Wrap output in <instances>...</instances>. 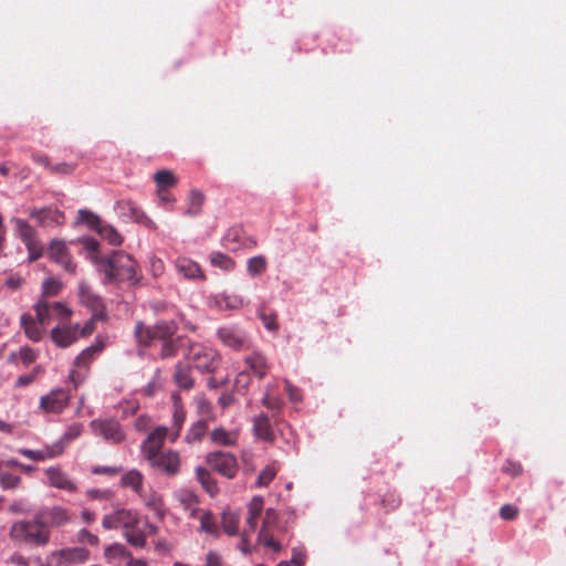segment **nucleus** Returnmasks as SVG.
Instances as JSON below:
<instances>
[{
    "label": "nucleus",
    "instance_id": "obj_18",
    "mask_svg": "<svg viewBox=\"0 0 566 566\" xmlns=\"http://www.w3.org/2000/svg\"><path fill=\"white\" fill-rule=\"evenodd\" d=\"M175 269L179 275L186 280H201L206 279V275L201 266L193 260L187 256H178L174 261Z\"/></svg>",
    "mask_w": 566,
    "mask_h": 566
},
{
    "label": "nucleus",
    "instance_id": "obj_60",
    "mask_svg": "<svg viewBox=\"0 0 566 566\" xmlns=\"http://www.w3.org/2000/svg\"><path fill=\"white\" fill-rule=\"evenodd\" d=\"M77 539L82 544H88L95 546L98 544V537L87 531L86 528H82L77 534Z\"/></svg>",
    "mask_w": 566,
    "mask_h": 566
},
{
    "label": "nucleus",
    "instance_id": "obj_61",
    "mask_svg": "<svg viewBox=\"0 0 566 566\" xmlns=\"http://www.w3.org/2000/svg\"><path fill=\"white\" fill-rule=\"evenodd\" d=\"M263 505H264L263 499L261 496H254V497H252V500L250 501V503L248 505V513L250 515H256L260 517V515L263 511Z\"/></svg>",
    "mask_w": 566,
    "mask_h": 566
},
{
    "label": "nucleus",
    "instance_id": "obj_25",
    "mask_svg": "<svg viewBox=\"0 0 566 566\" xmlns=\"http://www.w3.org/2000/svg\"><path fill=\"white\" fill-rule=\"evenodd\" d=\"M253 432L261 440L268 442L274 441V432L270 419L265 413H261L253 419Z\"/></svg>",
    "mask_w": 566,
    "mask_h": 566
},
{
    "label": "nucleus",
    "instance_id": "obj_4",
    "mask_svg": "<svg viewBox=\"0 0 566 566\" xmlns=\"http://www.w3.org/2000/svg\"><path fill=\"white\" fill-rule=\"evenodd\" d=\"M10 222L14 226L17 237L24 243L29 261L33 262L43 255V245L38 237L36 230L24 219L13 217Z\"/></svg>",
    "mask_w": 566,
    "mask_h": 566
},
{
    "label": "nucleus",
    "instance_id": "obj_42",
    "mask_svg": "<svg viewBox=\"0 0 566 566\" xmlns=\"http://www.w3.org/2000/svg\"><path fill=\"white\" fill-rule=\"evenodd\" d=\"M124 536L132 546L144 547L146 544V535L138 525L127 528Z\"/></svg>",
    "mask_w": 566,
    "mask_h": 566
},
{
    "label": "nucleus",
    "instance_id": "obj_33",
    "mask_svg": "<svg viewBox=\"0 0 566 566\" xmlns=\"http://www.w3.org/2000/svg\"><path fill=\"white\" fill-rule=\"evenodd\" d=\"M206 197L205 195L198 190L192 189L188 195V207L185 211V214L188 217H196L200 214L202 210V206L205 203Z\"/></svg>",
    "mask_w": 566,
    "mask_h": 566
},
{
    "label": "nucleus",
    "instance_id": "obj_48",
    "mask_svg": "<svg viewBox=\"0 0 566 566\" xmlns=\"http://www.w3.org/2000/svg\"><path fill=\"white\" fill-rule=\"evenodd\" d=\"M266 259L263 255H256L248 261V272L250 275L255 276L266 270Z\"/></svg>",
    "mask_w": 566,
    "mask_h": 566
},
{
    "label": "nucleus",
    "instance_id": "obj_62",
    "mask_svg": "<svg viewBox=\"0 0 566 566\" xmlns=\"http://www.w3.org/2000/svg\"><path fill=\"white\" fill-rule=\"evenodd\" d=\"M500 516L505 521H513L518 516V509L511 504H504L500 509Z\"/></svg>",
    "mask_w": 566,
    "mask_h": 566
},
{
    "label": "nucleus",
    "instance_id": "obj_54",
    "mask_svg": "<svg viewBox=\"0 0 566 566\" xmlns=\"http://www.w3.org/2000/svg\"><path fill=\"white\" fill-rule=\"evenodd\" d=\"M279 521V514L274 509H268L262 522L261 530H269L270 532L275 527Z\"/></svg>",
    "mask_w": 566,
    "mask_h": 566
},
{
    "label": "nucleus",
    "instance_id": "obj_50",
    "mask_svg": "<svg viewBox=\"0 0 566 566\" xmlns=\"http://www.w3.org/2000/svg\"><path fill=\"white\" fill-rule=\"evenodd\" d=\"M258 541L275 552L281 551V544L276 542L269 530H260Z\"/></svg>",
    "mask_w": 566,
    "mask_h": 566
},
{
    "label": "nucleus",
    "instance_id": "obj_34",
    "mask_svg": "<svg viewBox=\"0 0 566 566\" xmlns=\"http://www.w3.org/2000/svg\"><path fill=\"white\" fill-rule=\"evenodd\" d=\"M103 349V345L93 344L76 356L74 365L76 368H86Z\"/></svg>",
    "mask_w": 566,
    "mask_h": 566
},
{
    "label": "nucleus",
    "instance_id": "obj_39",
    "mask_svg": "<svg viewBox=\"0 0 566 566\" xmlns=\"http://www.w3.org/2000/svg\"><path fill=\"white\" fill-rule=\"evenodd\" d=\"M178 501L186 511L190 512V516H195L199 500L193 492L188 490L180 491L178 494Z\"/></svg>",
    "mask_w": 566,
    "mask_h": 566
},
{
    "label": "nucleus",
    "instance_id": "obj_30",
    "mask_svg": "<svg viewBox=\"0 0 566 566\" xmlns=\"http://www.w3.org/2000/svg\"><path fill=\"white\" fill-rule=\"evenodd\" d=\"M54 555L59 556L62 560L66 563H82L88 558V551L83 547H70L63 548L59 552L54 553Z\"/></svg>",
    "mask_w": 566,
    "mask_h": 566
},
{
    "label": "nucleus",
    "instance_id": "obj_36",
    "mask_svg": "<svg viewBox=\"0 0 566 566\" xmlns=\"http://www.w3.org/2000/svg\"><path fill=\"white\" fill-rule=\"evenodd\" d=\"M182 340H184V337L178 336V337H172L165 342H161V347L158 353L159 357L161 359L175 357L178 353L179 347L182 344Z\"/></svg>",
    "mask_w": 566,
    "mask_h": 566
},
{
    "label": "nucleus",
    "instance_id": "obj_46",
    "mask_svg": "<svg viewBox=\"0 0 566 566\" xmlns=\"http://www.w3.org/2000/svg\"><path fill=\"white\" fill-rule=\"evenodd\" d=\"M199 520H200V531L212 534V535L219 534L218 525H217L214 516L211 512H209V511L203 512L201 514V516L199 517Z\"/></svg>",
    "mask_w": 566,
    "mask_h": 566
},
{
    "label": "nucleus",
    "instance_id": "obj_35",
    "mask_svg": "<svg viewBox=\"0 0 566 566\" xmlns=\"http://www.w3.org/2000/svg\"><path fill=\"white\" fill-rule=\"evenodd\" d=\"M210 439L213 443L219 446H233L237 443L238 433L223 428H216L211 431Z\"/></svg>",
    "mask_w": 566,
    "mask_h": 566
},
{
    "label": "nucleus",
    "instance_id": "obj_17",
    "mask_svg": "<svg viewBox=\"0 0 566 566\" xmlns=\"http://www.w3.org/2000/svg\"><path fill=\"white\" fill-rule=\"evenodd\" d=\"M117 208L122 214L128 216L135 222L144 224L149 230L157 229V224L135 202L130 200L118 201Z\"/></svg>",
    "mask_w": 566,
    "mask_h": 566
},
{
    "label": "nucleus",
    "instance_id": "obj_22",
    "mask_svg": "<svg viewBox=\"0 0 566 566\" xmlns=\"http://www.w3.org/2000/svg\"><path fill=\"white\" fill-rule=\"evenodd\" d=\"M187 412L181 403L180 398L175 395L174 396V412H172V424H171V433L170 441L175 442L180 434L181 428L186 421Z\"/></svg>",
    "mask_w": 566,
    "mask_h": 566
},
{
    "label": "nucleus",
    "instance_id": "obj_9",
    "mask_svg": "<svg viewBox=\"0 0 566 566\" xmlns=\"http://www.w3.org/2000/svg\"><path fill=\"white\" fill-rule=\"evenodd\" d=\"M206 461L212 470L227 479H233L239 471L237 458L229 452H210L207 454Z\"/></svg>",
    "mask_w": 566,
    "mask_h": 566
},
{
    "label": "nucleus",
    "instance_id": "obj_56",
    "mask_svg": "<svg viewBox=\"0 0 566 566\" xmlns=\"http://www.w3.org/2000/svg\"><path fill=\"white\" fill-rule=\"evenodd\" d=\"M149 272L155 279L160 277L165 273L164 261L155 255L151 256L149 259Z\"/></svg>",
    "mask_w": 566,
    "mask_h": 566
},
{
    "label": "nucleus",
    "instance_id": "obj_41",
    "mask_svg": "<svg viewBox=\"0 0 566 566\" xmlns=\"http://www.w3.org/2000/svg\"><path fill=\"white\" fill-rule=\"evenodd\" d=\"M98 234L108 241L109 244L114 247H118L123 242L122 235L118 233V231L113 228L109 224H102V227L98 228Z\"/></svg>",
    "mask_w": 566,
    "mask_h": 566
},
{
    "label": "nucleus",
    "instance_id": "obj_49",
    "mask_svg": "<svg viewBox=\"0 0 566 566\" xmlns=\"http://www.w3.org/2000/svg\"><path fill=\"white\" fill-rule=\"evenodd\" d=\"M77 220L80 222L86 223L91 229L95 231H98V228L103 224L99 217L88 210H80Z\"/></svg>",
    "mask_w": 566,
    "mask_h": 566
},
{
    "label": "nucleus",
    "instance_id": "obj_8",
    "mask_svg": "<svg viewBox=\"0 0 566 566\" xmlns=\"http://www.w3.org/2000/svg\"><path fill=\"white\" fill-rule=\"evenodd\" d=\"M147 463L161 474L175 476L180 472L181 457L178 451L168 449L147 461Z\"/></svg>",
    "mask_w": 566,
    "mask_h": 566
},
{
    "label": "nucleus",
    "instance_id": "obj_3",
    "mask_svg": "<svg viewBox=\"0 0 566 566\" xmlns=\"http://www.w3.org/2000/svg\"><path fill=\"white\" fill-rule=\"evenodd\" d=\"M178 324L175 321H159L153 326L138 322L135 326V336L139 344L149 346L154 340L165 342L175 337Z\"/></svg>",
    "mask_w": 566,
    "mask_h": 566
},
{
    "label": "nucleus",
    "instance_id": "obj_6",
    "mask_svg": "<svg viewBox=\"0 0 566 566\" xmlns=\"http://www.w3.org/2000/svg\"><path fill=\"white\" fill-rule=\"evenodd\" d=\"M36 318L41 326H48L51 321L57 319L61 324H66L70 321L72 311L62 302H49L48 300H40L34 305Z\"/></svg>",
    "mask_w": 566,
    "mask_h": 566
},
{
    "label": "nucleus",
    "instance_id": "obj_5",
    "mask_svg": "<svg viewBox=\"0 0 566 566\" xmlns=\"http://www.w3.org/2000/svg\"><path fill=\"white\" fill-rule=\"evenodd\" d=\"M186 356L187 359L202 373H213L220 364L218 353L200 343L189 344Z\"/></svg>",
    "mask_w": 566,
    "mask_h": 566
},
{
    "label": "nucleus",
    "instance_id": "obj_15",
    "mask_svg": "<svg viewBox=\"0 0 566 566\" xmlns=\"http://www.w3.org/2000/svg\"><path fill=\"white\" fill-rule=\"evenodd\" d=\"M49 258L60 264L66 272L75 274L76 264L73 263L66 245L61 240H53L49 247Z\"/></svg>",
    "mask_w": 566,
    "mask_h": 566
},
{
    "label": "nucleus",
    "instance_id": "obj_58",
    "mask_svg": "<svg viewBox=\"0 0 566 566\" xmlns=\"http://www.w3.org/2000/svg\"><path fill=\"white\" fill-rule=\"evenodd\" d=\"M123 471L122 467L116 465H96L92 468L93 474H105L108 476H115Z\"/></svg>",
    "mask_w": 566,
    "mask_h": 566
},
{
    "label": "nucleus",
    "instance_id": "obj_52",
    "mask_svg": "<svg viewBox=\"0 0 566 566\" xmlns=\"http://www.w3.org/2000/svg\"><path fill=\"white\" fill-rule=\"evenodd\" d=\"M42 371L43 370H42L41 366H36L30 374L19 376L15 380V387L22 388V387L29 386L30 384H32L35 380L38 375L41 374Z\"/></svg>",
    "mask_w": 566,
    "mask_h": 566
},
{
    "label": "nucleus",
    "instance_id": "obj_29",
    "mask_svg": "<svg viewBox=\"0 0 566 566\" xmlns=\"http://www.w3.org/2000/svg\"><path fill=\"white\" fill-rule=\"evenodd\" d=\"M244 361L250 370L259 378H263L266 375L269 365L262 354L253 353L247 356Z\"/></svg>",
    "mask_w": 566,
    "mask_h": 566
},
{
    "label": "nucleus",
    "instance_id": "obj_40",
    "mask_svg": "<svg viewBox=\"0 0 566 566\" xmlns=\"http://www.w3.org/2000/svg\"><path fill=\"white\" fill-rule=\"evenodd\" d=\"M208 429V424L205 420H199L195 422L190 429L188 430L185 440L188 443H195L201 441L203 436L206 434Z\"/></svg>",
    "mask_w": 566,
    "mask_h": 566
},
{
    "label": "nucleus",
    "instance_id": "obj_55",
    "mask_svg": "<svg viewBox=\"0 0 566 566\" xmlns=\"http://www.w3.org/2000/svg\"><path fill=\"white\" fill-rule=\"evenodd\" d=\"M259 316L260 318L262 319L264 326L266 329L271 331V332H275L277 331L279 328V325L276 323V314L275 313H265L264 310H260L259 312Z\"/></svg>",
    "mask_w": 566,
    "mask_h": 566
},
{
    "label": "nucleus",
    "instance_id": "obj_19",
    "mask_svg": "<svg viewBox=\"0 0 566 566\" xmlns=\"http://www.w3.org/2000/svg\"><path fill=\"white\" fill-rule=\"evenodd\" d=\"M78 328L80 326L73 325L69 326L66 324L57 325L51 332V338L59 347H69L73 343H75L78 338Z\"/></svg>",
    "mask_w": 566,
    "mask_h": 566
},
{
    "label": "nucleus",
    "instance_id": "obj_47",
    "mask_svg": "<svg viewBox=\"0 0 566 566\" xmlns=\"http://www.w3.org/2000/svg\"><path fill=\"white\" fill-rule=\"evenodd\" d=\"M210 262L212 265L226 271L233 270L235 265L234 261L229 255L221 252L211 253Z\"/></svg>",
    "mask_w": 566,
    "mask_h": 566
},
{
    "label": "nucleus",
    "instance_id": "obj_10",
    "mask_svg": "<svg viewBox=\"0 0 566 566\" xmlns=\"http://www.w3.org/2000/svg\"><path fill=\"white\" fill-rule=\"evenodd\" d=\"M220 342L234 350H242L250 347V339L247 333L234 325L222 326L217 332Z\"/></svg>",
    "mask_w": 566,
    "mask_h": 566
},
{
    "label": "nucleus",
    "instance_id": "obj_1",
    "mask_svg": "<svg viewBox=\"0 0 566 566\" xmlns=\"http://www.w3.org/2000/svg\"><path fill=\"white\" fill-rule=\"evenodd\" d=\"M98 272L104 275V284L127 283L129 286H137L144 279L137 261L123 250L113 251L101 259Z\"/></svg>",
    "mask_w": 566,
    "mask_h": 566
},
{
    "label": "nucleus",
    "instance_id": "obj_2",
    "mask_svg": "<svg viewBox=\"0 0 566 566\" xmlns=\"http://www.w3.org/2000/svg\"><path fill=\"white\" fill-rule=\"evenodd\" d=\"M10 537L18 543L45 546L50 542L51 533L35 513L32 520L13 523L10 528Z\"/></svg>",
    "mask_w": 566,
    "mask_h": 566
},
{
    "label": "nucleus",
    "instance_id": "obj_51",
    "mask_svg": "<svg viewBox=\"0 0 566 566\" xmlns=\"http://www.w3.org/2000/svg\"><path fill=\"white\" fill-rule=\"evenodd\" d=\"M60 291H61V284L53 279H48L42 284V298L41 300H46L48 296H56Z\"/></svg>",
    "mask_w": 566,
    "mask_h": 566
},
{
    "label": "nucleus",
    "instance_id": "obj_27",
    "mask_svg": "<svg viewBox=\"0 0 566 566\" xmlns=\"http://www.w3.org/2000/svg\"><path fill=\"white\" fill-rule=\"evenodd\" d=\"M140 497L144 500L145 505L154 513L157 518L163 520L165 517V504L163 496L159 493L151 491L147 494L144 492V496Z\"/></svg>",
    "mask_w": 566,
    "mask_h": 566
},
{
    "label": "nucleus",
    "instance_id": "obj_63",
    "mask_svg": "<svg viewBox=\"0 0 566 566\" xmlns=\"http://www.w3.org/2000/svg\"><path fill=\"white\" fill-rule=\"evenodd\" d=\"M503 472L511 476H518L523 473V467L518 462L513 461H506V463L503 465Z\"/></svg>",
    "mask_w": 566,
    "mask_h": 566
},
{
    "label": "nucleus",
    "instance_id": "obj_43",
    "mask_svg": "<svg viewBox=\"0 0 566 566\" xmlns=\"http://www.w3.org/2000/svg\"><path fill=\"white\" fill-rule=\"evenodd\" d=\"M15 359H20L25 366H28L36 359V354L31 347L23 346L19 352L10 354L9 361L13 363Z\"/></svg>",
    "mask_w": 566,
    "mask_h": 566
},
{
    "label": "nucleus",
    "instance_id": "obj_13",
    "mask_svg": "<svg viewBox=\"0 0 566 566\" xmlns=\"http://www.w3.org/2000/svg\"><path fill=\"white\" fill-rule=\"evenodd\" d=\"M139 524L138 514L132 510H118L103 517L102 525L106 530L123 527L125 531Z\"/></svg>",
    "mask_w": 566,
    "mask_h": 566
},
{
    "label": "nucleus",
    "instance_id": "obj_37",
    "mask_svg": "<svg viewBox=\"0 0 566 566\" xmlns=\"http://www.w3.org/2000/svg\"><path fill=\"white\" fill-rule=\"evenodd\" d=\"M154 180L157 191L168 190L177 185V177L169 170H159L155 174Z\"/></svg>",
    "mask_w": 566,
    "mask_h": 566
},
{
    "label": "nucleus",
    "instance_id": "obj_57",
    "mask_svg": "<svg viewBox=\"0 0 566 566\" xmlns=\"http://www.w3.org/2000/svg\"><path fill=\"white\" fill-rule=\"evenodd\" d=\"M75 168H76L75 164L59 163V164H54V165L50 166V172L55 174V175L67 176V175L73 174Z\"/></svg>",
    "mask_w": 566,
    "mask_h": 566
},
{
    "label": "nucleus",
    "instance_id": "obj_12",
    "mask_svg": "<svg viewBox=\"0 0 566 566\" xmlns=\"http://www.w3.org/2000/svg\"><path fill=\"white\" fill-rule=\"evenodd\" d=\"M71 395L64 389H54L40 398L39 408L45 413H61L67 408Z\"/></svg>",
    "mask_w": 566,
    "mask_h": 566
},
{
    "label": "nucleus",
    "instance_id": "obj_21",
    "mask_svg": "<svg viewBox=\"0 0 566 566\" xmlns=\"http://www.w3.org/2000/svg\"><path fill=\"white\" fill-rule=\"evenodd\" d=\"M78 297L83 305L90 307L94 313H101L104 310L103 300L96 295L90 285L81 283L78 286Z\"/></svg>",
    "mask_w": 566,
    "mask_h": 566
},
{
    "label": "nucleus",
    "instance_id": "obj_11",
    "mask_svg": "<svg viewBox=\"0 0 566 566\" xmlns=\"http://www.w3.org/2000/svg\"><path fill=\"white\" fill-rule=\"evenodd\" d=\"M168 434L167 427H158L146 437L140 446L142 455L146 461L164 451L163 446Z\"/></svg>",
    "mask_w": 566,
    "mask_h": 566
},
{
    "label": "nucleus",
    "instance_id": "obj_7",
    "mask_svg": "<svg viewBox=\"0 0 566 566\" xmlns=\"http://www.w3.org/2000/svg\"><path fill=\"white\" fill-rule=\"evenodd\" d=\"M90 427L95 436L102 437L108 443L119 444L126 439V432L115 419H94Z\"/></svg>",
    "mask_w": 566,
    "mask_h": 566
},
{
    "label": "nucleus",
    "instance_id": "obj_26",
    "mask_svg": "<svg viewBox=\"0 0 566 566\" xmlns=\"http://www.w3.org/2000/svg\"><path fill=\"white\" fill-rule=\"evenodd\" d=\"M122 486L130 488L138 496H144V475L140 471L132 469L123 474Z\"/></svg>",
    "mask_w": 566,
    "mask_h": 566
},
{
    "label": "nucleus",
    "instance_id": "obj_14",
    "mask_svg": "<svg viewBox=\"0 0 566 566\" xmlns=\"http://www.w3.org/2000/svg\"><path fill=\"white\" fill-rule=\"evenodd\" d=\"M29 216L41 227H57L65 221L64 213L53 207L31 208Z\"/></svg>",
    "mask_w": 566,
    "mask_h": 566
},
{
    "label": "nucleus",
    "instance_id": "obj_59",
    "mask_svg": "<svg viewBox=\"0 0 566 566\" xmlns=\"http://www.w3.org/2000/svg\"><path fill=\"white\" fill-rule=\"evenodd\" d=\"M82 431H83V424L82 423H78V422L72 423L65 430V432H64V434L62 437V440L63 441H72V440L78 438L82 434Z\"/></svg>",
    "mask_w": 566,
    "mask_h": 566
},
{
    "label": "nucleus",
    "instance_id": "obj_38",
    "mask_svg": "<svg viewBox=\"0 0 566 566\" xmlns=\"http://www.w3.org/2000/svg\"><path fill=\"white\" fill-rule=\"evenodd\" d=\"M221 523L224 533L230 536H234L238 533L240 516L235 512L224 511L222 514Z\"/></svg>",
    "mask_w": 566,
    "mask_h": 566
},
{
    "label": "nucleus",
    "instance_id": "obj_32",
    "mask_svg": "<svg viewBox=\"0 0 566 566\" xmlns=\"http://www.w3.org/2000/svg\"><path fill=\"white\" fill-rule=\"evenodd\" d=\"M174 379L181 389L188 390L193 387V378L191 377L190 368L181 363L175 366Z\"/></svg>",
    "mask_w": 566,
    "mask_h": 566
},
{
    "label": "nucleus",
    "instance_id": "obj_64",
    "mask_svg": "<svg viewBox=\"0 0 566 566\" xmlns=\"http://www.w3.org/2000/svg\"><path fill=\"white\" fill-rule=\"evenodd\" d=\"M250 375L245 371H241L235 378V386L240 389H247L250 385Z\"/></svg>",
    "mask_w": 566,
    "mask_h": 566
},
{
    "label": "nucleus",
    "instance_id": "obj_24",
    "mask_svg": "<svg viewBox=\"0 0 566 566\" xmlns=\"http://www.w3.org/2000/svg\"><path fill=\"white\" fill-rule=\"evenodd\" d=\"M50 484L53 488L73 492L75 491L74 483L67 478V475L59 468H49L45 471Z\"/></svg>",
    "mask_w": 566,
    "mask_h": 566
},
{
    "label": "nucleus",
    "instance_id": "obj_45",
    "mask_svg": "<svg viewBox=\"0 0 566 566\" xmlns=\"http://www.w3.org/2000/svg\"><path fill=\"white\" fill-rule=\"evenodd\" d=\"M279 467L275 462L268 464L259 474L256 479L258 486H268L275 478Z\"/></svg>",
    "mask_w": 566,
    "mask_h": 566
},
{
    "label": "nucleus",
    "instance_id": "obj_53",
    "mask_svg": "<svg viewBox=\"0 0 566 566\" xmlns=\"http://www.w3.org/2000/svg\"><path fill=\"white\" fill-rule=\"evenodd\" d=\"M118 409L122 411V417L135 415L139 409V403L136 399H127L118 403Z\"/></svg>",
    "mask_w": 566,
    "mask_h": 566
},
{
    "label": "nucleus",
    "instance_id": "obj_28",
    "mask_svg": "<svg viewBox=\"0 0 566 566\" xmlns=\"http://www.w3.org/2000/svg\"><path fill=\"white\" fill-rule=\"evenodd\" d=\"M196 476L210 496H216L219 493L217 481L207 469L202 467L196 468Z\"/></svg>",
    "mask_w": 566,
    "mask_h": 566
},
{
    "label": "nucleus",
    "instance_id": "obj_20",
    "mask_svg": "<svg viewBox=\"0 0 566 566\" xmlns=\"http://www.w3.org/2000/svg\"><path fill=\"white\" fill-rule=\"evenodd\" d=\"M19 452L30 460L44 461L61 455L63 453V447L60 443H55L53 446H46L39 450L23 448L20 449Z\"/></svg>",
    "mask_w": 566,
    "mask_h": 566
},
{
    "label": "nucleus",
    "instance_id": "obj_44",
    "mask_svg": "<svg viewBox=\"0 0 566 566\" xmlns=\"http://www.w3.org/2000/svg\"><path fill=\"white\" fill-rule=\"evenodd\" d=\"M83 248L88 252L92 262L98 268V261L104 256L98 255L99 243L97 240L93 238H82L80 239Z\"/></svg>",
    "mask_w": 566,
    "mask_h": 566
},
{
    "label": "nucleus",
    "instance_id": "obj_23",
    "mask_svg": "<svg viewBox=\"0 0 566 566\" xmlns=\"http://www.w3.org/2000/svg\"><path fill=\"white\" fill-rule=\"evenodd\" d=\"M211 303L220 311L238 310L243 307L245 304L242 296L224 293L212 296Z\"/></svg>",
    "mask_w": 566,
    "mask_h": 566
},
{
    "label": "nucleus",
    "instance_id": "obj_16",
    "mask_svg": "<svg viewBox=\"0 0 566 566\" xmlns=\"http://www.w3.org/2000/svg\"><path fill=\"white\" fill-rule=\"evenodd\" d=\"M36 513L48 528L60 527L71 521L69 512L61 506L43 507Z\"/></svg>",
    "mask_w": 566,
    "mask_h": 566
},
{
    "label": "nucleus",
    "instance_id": "obj_31",
    "mask_svg": "<svg viewBox=\"0 0 566 566\" xmlns=\"http://www.w3.org/2000/svg\"><path fill=\"white\" fill-rule=\"evenodd\" d=\"M21 325L24 329V333L29 339L32 342H39L42 337V328L40 327L39 321L34 319L29 314H23L21 316Z\"/></svg>",
    "mask_w": 566,
    "mask_h": 566
}]
</instances>
